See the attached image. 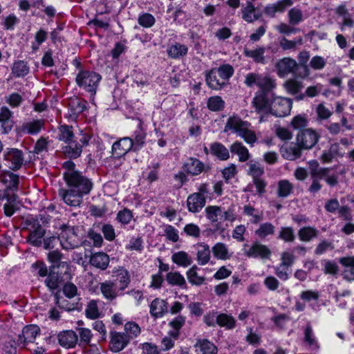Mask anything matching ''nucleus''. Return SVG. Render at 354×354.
<instances>
[{
	"instance_id": "f257e3e1",
	"label": "nucleus",
	"mask_w": 354,
	"mask_h": 354,
	"mask_svg": "<svg viewBox=\"0 0 354 354\" xmlns=\"http://www.w3.org/2000/svg\"><path fill=\"white\" fill-rule=\"evenodd\" d=\"M252 105L258 113H270L276 117H285L290 113L292 100L288 97L272 94L266 98L263 93H259L252 100Z\"/></svg>"
},
{
	"instance_id": "f03ea898",
	"label": "nucleus",
	"mask_w": 354,
	"mask_h": 354,
	"mask_svg": "<svg viewBox=\"0 0 354 354\" xmlns=\"http://www.w3.org/2000/svg\"><path fill=\"white\" fill-rule=\"evenodd\" d=\"M207 218L218 230H224L223 223L224 221L234 222L236 219L235 206L230 205L228 207L224 205H209L205 209Z\"/></svg>"
},
{
	"instance_id": "7ed1b4c3",
	"label": "nucleus",
	"mask_w": 354,
	"mask_h": 354,
	"mask_svg": "<svg viewBox=\"0 0 354 354\" xmlns=\"http://www.w3.org/2000/svg\"><path fill=\"white\" fill-rule=\"evenodd\" d=\"M250 124L243 121L236 115L230 116L225 126V132L236 133L241 137L245 142L252 145L257 141L255 133L250 128Z\"/></svg>"
},
{
	"instance_id": "20e7f679",
	"label": "nucleus",
	"mask_w": 354,
	"mask_h": 354,
	"mask_svg": "<svg viewBox=\"0 0 354 354\" xmlns=\"http://www.w3.org/2000/svg\"><path fill=\"white\" fill-rule=\"evenodd\" d=\"M68 185L69 189H61L59 191V196L66 204L71 207L79 206L82 201L83 196L89 193L92 188L91 183H88V187L86 189L82 187V183Z\"/></svg>"
},
{
	"instance_id": "39448f33",
	"label": "nucleus",
	"mask_w": 354,
	"mask_h": 354,
	"mask_svg": "<svg viewBox=\"0 0 354 354\" xmlns=\"http://www.w3.org/2000/svg\"><path fill=\"white\" fill-rule=\"evenodd\" d=\"M59 242L64 250H68L79 247L82 240L77 233V228L64 226L59 234Z\"/></svg>"
},
{
	"instance_id": "423d86ee",
	"label": "nucleus",
	"mask_w": 354,
	"mask_h": 354,
	"mask_svg": "<svg viewBox=\"0 0 354 354\" xmlns=\"http://www.w3.org/2000/svg\"><path fill=\"white\" fill-rule=\"evenodd\" d=\"M101 80V76L93 71H81L76 76L77 85L87 91L95 93L97 84Z\"/></svg>"
},
{
	"instance_id": "0eeeda50",
	"label": "nucleus",
	"mask_w": 354,
	"mask_h": 354,
	"mask_svg": "<svg viewBox=\"0 0 354 354\" xmlns=\"http://www.w3.org/2000/svg\"><path fill=\"white\" fill-rule=\"evenodd\" d=\"M65 169L64 178L67 185H74L75 183H82L84 189L88 187V183H91L88 178H85L80 172L75 170V165L71 160L66 161L63 164Z\"/></svg>"
},
{
	"instance_id": "6e6552de",
	"label": "nucleus",
	"mask_w": 354,
	"mask_h": 354,
	"mask_svg": "<svg viewBox=\"0 0 354 354\" xmlns=\"http://www.w3.org/2000/svg\"><path fill=\"white\" fill-rule=\"evenodd\" d=\"M3 156L5 165L12 170H18L24 163L23 152L17 148H6Z\"/></svg>"
},
{
	"instance_id": "1a4fd4ad",
	"label": "nucleus",
	"mask_w": 354,
	"mask_h": 354,
	"mask_svg": "<svg viewBox=\"0 0 354 354\" xmlns=\"http://www.w3.org/2000/svg\"><path fill=\"white\" fill-rule=\"evenodd\" d=\"M243 254L249 258L268 259L271 251L266 245L255 242L251 245H245L243 248Z\"/></svg>"
},
{
	"instance_id": "9d476101",
	"label": "nucleus",
	"mask_w": 354,
	"mask_h": 354,
	"mask_svg": "<svg viewBox=\"0 0 354 354\" xmlns=\"http://www.w3.org/2000/svg\"><path fill=\"white\" fill-rule=\"evenodd\" d=\"M296 140L300 147L309 149L316 145L319 140V135L315 131L307 129L299 132Z\"/></svg>"
},
{
	"instance_id": "9b49d317",
	"label": "nucleus",
	"mask_w": 354,
	"mask_h": 354,
	"mask_svg": "<svg viewBox=\"0 0 354 354\" xmlns=\"http://www.w3.org/2000/svg\"><path fill=\"white\" fill-rule=\"evenodd\" d=\"M298 66L297 62L291 57H284L276 64V70L280 78H284L289 74L295 73Z\"/></svg>"
},
{
	"instance_id": "f8f14e48",
	"label": "nucleus",
	"mask_w": 354,
	"mask_h": 354,
	"mask_svg": "<svg viewBox=\"0 0 354 354\" xmlns=\"http://www.w3.org/2000/svg\"><path fill=\"white\" fill-rule=\"evenodd\" d=\"M133 147V140L129 137L120 138L115 142L111 147L112 156L119 158L126 155Z\"/></svg>"
},
{
	"instance_id": "ddd939ff",
	"label": "nucleus",
	"mask_w": 354,
	"mask_h": 354,
	"mask_svg": "<svg viewBox=\"0 0 354 354\" xmlns=\"http://www.w3.org/2000/svg\"><path fill=\"white\" fill-rule=\"evenodd\" d=\"M39 328L36 325H29L24 328L22 334L19 335L17 344L21 348H25L28 343L34 342L39 333Z\"/></svg>"
},
{
	"instance_id": "4468645a",
	"label": "nucleus",
	"mask_w": 354,
	"mask_h": 354,
	"mask_svg": "<svg viewBox=\"0 0 354 354\" xmlns=\"http://www.w3.org/2000/svg\"><path fill=\"white\" fill-rule=\"evenodd\" d=\"M129 337L124 333L112 332L111 333L110 348L113 352L118 353L123 350L129 343Z\"/></svg>"
},
{
	"instance_id": "2eb2a0df",
	"label": "nucleus",
	"mask_w": 354,
	"mask_h": 354,
	"mask_svg": "<svg viewBox=\"0 0 354 354\" xmlns=\"http://www.w3.org/2000/svg\"><path fill=\"white\" fill-rule=\"evenodd\" d=\"M183 169L192 176H198L205 170V165L197 158H189L185 162Z\"/></svg>"
},
{
	"instance_id": "dca6fc26",
	"label": "nucleus",
	"mask_w": 354,
	"mask_h": 354,
	"mask_svg": "<svg viewBox=\"0 0 354 354\" xmlns=\"http://www.w3.org/2000/svg\"><path fill=\"white\" fill-rule=\"evenodd\" d=\"M205 205L204 196L199 193H194L188 196L187 205L189 212L196 213L200 212Z\"/></svg>"
},
{
	"instance_id": "f3484780",
	"label": "nucleus",
	"mask_w": 354,
	"mask_h": 354,
	"mask_svg": "<svg viewBox=\"0 0 354 354\" xmlns=\"http://www.w3.org/2000/svg\"><path fill=\"white\" fill-rule=\"evenodd\" d=\"M277 86L276 80L268 75H261L260 82L259 85V91L255 93L254 97H256L259 93L264 94L266 98H268V93L274 89Z\"/></svg>"
},
{
	"instance_id": "a211bd4d",
	"label": "nucleus",
	"mask_w": 354,
	"mask_h": 354,
	"mask_svg": "<svg viewBox=\"0 0 354 354\" xmlns=\"http://www.w3.org/2000/svg\"><path fill=\"white\" fill-rule=\"evenodd\" d=\"M59 344L64 348L75 347L78 341L77 335L73 330H65L58 335Z\"/></svg>"
},
{
	"instance_id": "6ab92c4d",
	"label": "nucleus",
	"mask_w": 354,
	"mask_h": 354,
	"mask_svg": "<svg viewBox=\"0 0 354 354\" xmlns=\"http://www.w3.org/2000/svg\"><path fill=\"white\" fill-rule=\"evenodd\" d=\"M112 274L118 281L119 290L122 292L128 287L131 281L129 271L123 267L115 268L112 271Z\"/></svg>"
},
{
	"instance_id": "aec40b11",
	"label": "nucleus",
	"mask_w": 354,
	"mask_h": 354,
	"mask_svg": "<svg viewBox=\"0 0 354 354\" xmlns=\"http://www.w3.org/2000/svg\"><path fill=\"white\" fill-rule=\"evenodd\" d=\"M167 311V303L164 299L156 298L150 304V313L155 318L162 317Z\"/></svg>"
},
{
	"instance_id": "412c9836",
	"label": "nucleus",
	"mask_w": 354,
	"mask_h": 354,
	"mask_svg": "<svg viewBox=\"0 0 354 354\" xmlns=\"http://www.w3.org/2000/svg\"><path fill=\"white\" fill-rule=\"evenodd\" d=\"M100 291L104 297L108 300H113L122 294L119 288H115V283L111 281H106L100 286Z\"/></svg>"
},
{
	"instance_id": "4be33fe9",
	"label": "nucleus",
	"mask_w": 354,
	"mask_h": 354,
	"mask_svg": "<svg viewBox=\"0 0 354 354\" xmlns=\"http://www.w3.org/2000/svg\"><path fill=\"white\" fill-rule=\"evenodd\" d=\"M0 182L2 183L7 189L15 191L18 189L19 176L8 171H3L0 176Z\"/></svg>"
},
{
	"instance_id": "5701e85b",
	"label": "nucleus",
	"mask_w": 354,
	"mask_h": 354,
	"mask_svg": "<svg viewBox=\"0 0 354 354\" xmlns=\"http://www.w3.org/2000/svg\"><path fill=\"white\" fill-rule=\"evenodd\" d=\"M66 146L62 147L63 153L71 158H77L80 156L82 151V146L78 144L74 138L65 142Z\"/></svg>"
},
{
	"instance_id": "b1692460",
	"label": "nucleus",
	"mask_w": 354,
	"mask_h": 354,
	"mask_svg": "<svg viewBox=\"0 0 354 354\" xmlns=\"http://www.w3.org/2000/svg\"><path fill=\"white\" fill-rule=\"evenodd\" d=\"M196 354H216V347L210 341L198 339L195 344Z\"/></svg>"
},
{
	"instance_id": "393cba45",
	"label": "nucleus",
	"mask_w": 354,
	"mask_h": 354,
	"mask_svg": "<svg viewBox=\"0 0 354 354\" xmlns=\"http://www.w3.org/2000/svg\"><path fill=\"white\" fill-rule=\"evenodd\" d=\"M241 14L243 20L248 23H252L260 17V15L250 2H247L245 5L242 6Z\"/></svg>"
},
{
	"instance_id": "a878e982",
	"label": "nucleus",
	"mask_w": 354,
	"mask_h": 354,
	"mask_svg": "<svg viewBox=\"0 0 354 354\" xmlns=\"http://www.w3.org/2000/svg\"><path fill=\"white\" fill-rule=\"evenodd\" d=\"M44 125V120H32L24 122L21 126V131L28 134L35 135L40 132Z\"/></svg>"
},
{
	"instance_id": "bb28decb",
	"label": "nucleus",
	"mask_w": 354,
	"mask_h": 354,
	"mask_svg": "<svg viewBox=\"0 0 354 354\" xmlns=\"http://www.w3.org/2000/svg\"><path fill=\"white\" fill-rule=\"evenodd\" d=\"M91 266L100 270H105L109 263V257L104 252H96L91 257Z\"/></svg>"
},
{
	"instance_id": "cd10ccee",
	"label": "nucleus",
	"mask_w": 354,
	"mask_h": 354,
	"mask_svg": "<svg viewBox=\"0 0 354 354\" xmlns=\"http://www.w3.org/2000/svg\"><path fill=\"white\" fill-rule=\"evenodd\" d=\"M303 87V82L296 77L289 78L283 84V88L290 95L299 93Z\"/></svg>"
},
{
	"instance_id": "c85d7f7f",
	"label": "nucleus",
	"mask_w": 354,
	"mask_h": 354,
	"mask_svg": "<svg viewBox=\"0 0 354 354\" xmlns=\"http://www.w3.org/2000/svg\"><path fill=\"white\" fill-rule=\"evenodd\" d=\"M212 73L218 74V77H221V82H223L225 85L229 79L233 75L234 68L230 64H223L218 68H212Z\"/></svg>"
},
{
	"instance_id": "c756f323",
	"label": "nucleus",
	"mask_w": 354,
	"mask_h": 354,
	"mask_svg": "<svg viewBox=\"0 0 354 354\" xmlns=\"http://www.w3.org/2000/svg\"><path fill=\"white\" fill-rule=\"evenodd\" d=\"M339 262L344 266L343 276L347 280H354V257H344Z\"/></svg>"
},
{
	"instance_id": "7c9ffc66",
	"label": "nucleus",
	"mask_w": 354,
	"mask_h": 354,
	"mask_svg": "<svg viewBox=\"0 0 354 354\" xmlns=\"http://www.w3.org/2000/svg\"><path fill=\"white\" fill-rule=\"evenodd\" d=\"M293 185L287 179L278 181L277 186V194L279 198H287L293 192Z\"/></svg>"
},
{
	"instance_id": "2f4dec72",
	"label": "nucleus",
	"mask_w": 354,
	"mask_h": 354,
	"mask_svg": "<svg viewBox=\"0 0 354 354\" xmlns=\"http://www.w3.org/2000/svg\"><path fill=\"white\" fill-rule=\"evenodd\" d=\"M209 149L210 153L221 160H226L230 157L228 149L220 142L212 143Z\"/></svg>"
},
{
	"instance_id": "473e14b6",
	"label": "nucleus",
	"mask_w": 354,
	"mask_h": 354,
	"mask_svg": "<svg viewBox=\"0 0 354 354\" xmlns=\"http://www.w3.org/2000/svg\"><path fill=\"white\" fill-rule=\"evenodd\" d=\"M45 234V230L40 225H34V230L30 232L28 236L29 243L34 246H40Z\"/></svg>"
},
{
	"instance_id": "72a5a7b5",
	"label": "nucleus",
	"mask_w": 354,
	"mask_h": 354,
	"mask_svg": "<svg viewBox=\"0 0 354 354\" xmlns=\"http://www.w3.org/2000/svg\"><path fill=\"white\" fill-rule=\"evenodd\" d=\"M266 48L264 47H259L255 49H244V55L249 58H252L255 62L265 64L266 59L264 53Z\"/></svg>"
},
{
	"instance_id": "f704fd0d",
	"label": "nucleus",
	"mask_w": 354,
	"mask_h": 354,
	"mask_svg": "<svg viewBox=\"0 0 354 354\" xmlns=\"http://www.w3.org/2000/svg\"><path fill=\"white\" fill-rule=\"evenodd\" d=\"M301 147L299 145H290L283 147L281 149L282 156L289 160H294L299 158L301 155Z\"/></svg>"
},
{
	"instance_id": "c9c22d12",
	"label": "nucleus",
	"mask_w": 354,
	"mask_h": 354,
	"mask_svg": "<svg viewBox=\"0 0 354 354\" xmlns=\"http://www.w3.org/2000/svg\"><path fill=\"white\" fill-rule=\"evenodd\" d=\"M230 151L239 156L240 162H245L250 158L248 149L240 142H234L230 147Z\"/></svg>"
},
{
	"instance_id": "e433bc0d",
	"label": "nucleus",
	"mask_w": 354,
	"mask_h": 354,
	"mask_svg": "<svg viewBox=\"0 0 354 354\" xmlns=\"http://www.w3.org/2000/svg\"><path fill=\"white\" fill-rule=\"evenodd\" d=\"M197 249V261L201 266H204L208 263L210 259V250L207 245L199 243L196 246Z\"/></svg>"
},
{
	"instance_id": "4c0bfd02",
	"label": "nucleus",
	"mask_w": 354,
	"mask_h": 354,
	"mask_svg": "<svg viewBox=\"0 0 354 354\" xmlns=\"http://www.w3.org/2000/svg\"><path fill=\"white\" fill-rule=\"evenodd\" d=\"M188 48L186 45L176 43L167 49L168 55L174 59H178L187 55Z\"/></svg>"
},
{
	"instance_id": "58836bf2",
	"label": "nucleus",
	"mask_w": 354,
	"mask_h": 354,
	"mask_svg": "<svg viewBox=\"0 0 354 354\" xmlns=\"http://www.w3.org/2000/svg\"><path fill=\"white\" fill-rule=\"evenodd\" d=\"M275 227L269 222L261 223L259 228L254 232L255 235L259 239H264L269 236L274 234Z\"/></svg>"
},
{
	"instance_id": "ea45409f",
	"label": "nucleus",
	"mask_w": 354,
	"mask_h": 354,
	"mask_svg": "<svg viewBox=\"0 0 354 354\" xmlns=\"http://www.w3.org/2000/svg\"><path fill=\"white\" fill-rule=\"evenodd\" d=\"M172 261L179 266L186 268L192 264L191 257L184 251L175 252L171 256Z\"/></svg>"
},
{
	"instance_id": "a19ab883",
	"label": "nucleus",
	"mask_w": 354,
	"mask_h": 354,
	"mask_svg": "<svg viewBox=\"0 0 354 354\" xmlns=\"http://www.w3.org/2000/svg\"><path fill=\"white\" fill-rule=\"evenodd\" d=\"M178 339V333L176 330H169L167 335L165 336L161 341V349L162 351H169L171 349L175 342Z\"/></svg>"
},
{
	"instance_id": "79ce46f5",
	"label": "nucleus",
	"mask_w": 354,
	"mask_h": 354,
	"mask_svg": "<svg viewBox=\"0 0 354 354\" xmlns=\"http://www.w3.org/2000/svg\"><path fill=\"white\" fill-rule=\"evenodd\" d=\"M212 252L214 256L218 259L226 260L231 257L227 247L223 243H216L212 248Z\"/></svg>"
},
{
	"instance_id": "37998d69",
	"label": "nucleus",
	"mask_w": 354,
	"mask_h": 354,
	"mask_svg": "<svg viewBox=\"0 0 354 354\" xmlns=\"http://www.w3.org/2000/svg\"><path fill=\"white\" fill-rule=\"evenodd\" d=\"M205 81L208 86L214 90H220L225 85L223 82H221V77L218 74L212 73V70L207 73Z\"/></svg>"
},
{
	"instance_id": "c03bdc74",
	"label": "nucleus",
	"mask_w": 354,
	"mask_h": 354,
	"mask_svg": "<svg viewBox=\"0 0 354 354\" xmlns=\"http://www.w3.org/2000/svg\"><path fill=\"white\" fill-rule=\"evenodd\" d=\"M12 114L11 111L6 106H3L0 109V122L6 132L12 128V122L10 121Z\"/></svg>"
},
{
	"instance_id": "a18cd8bd",
	"label": "nucleus",
	"mask_w": 354,
	"mask_h": 354,
	"mask_svg": "<svg viewBox=\"0 0 354 354\" xmlns=\"http://www.w3.org/2000/svg\"><path fill=\"white\" fill-rule=\"evenodd\" d=\"M216 324L227 329H232L235 327L236 320L230 315L221 313L216 317Z\"/></svg>"
},
{
	"instance_id": "49530a36",
	"label": "nucleus",
	"mask_w": 354,
	"mask_h": 354,
	"mask_svg": "<svg viewBox=\"0 0 354 354\" xmlns=\"http://www.w3.org/2000/svg\"><path fill=\"white\" fill-rule=\"evenodd\" d=\"M133 147L132 150L136 151L140 150L145 145L146 133L142 129H138L133 133Z\"/></svg>"
},
{
	"instance_id": "de8ad7c7",
	"label": "nucleus",
	"mask_w": 354,
	"mask_h": 354,
	"mask_svg": "<svg viewBox=\"0 0 354 354\" xmlns=\"http://www.w3.org/2000/svg\"><path fill=\"white\" fill-rule=\"evenodd\" d=\"M280 47L283 50H293L296 48L297 44L301 45L303 43L302 37H299L294 40H289L283 37L279 39Z\"/></svg>"
},
{
	"instance_id": "09e8293b",
	"label": "nucleus",
	"mask_w": 354,
	"mask_h": 354,
	"mask_svg": "<svg viewBox=\"0 0 354 354\" xmlns=\"http://www.w3.org/2000/svg\"><path fill=\"white\" fill-rule=\"evenodd\" d=\"M12 73L16 77H24L29 73V67L26 62L19 60L14 63Z\"/></svg>"
},
{
	"instance_id": "8fccbe9b",
	"label": "nucleus",
	"mask_w": 354,
	"mask_h": 354,
	"mask_svg": "<svg viewBox=\"0 0 354 354\" xmlns=\"http://www.w3.org/2000/svg\"><path fill=\"white\" fill-rule=\"evenodd\" d=\"M47 37V31L44 30V29H39L35 34L34 41L31 43V48L32 51H37L40 46L46 40Z\"/></svg>"
},
{
	"instance_id": "3c124183",
	"label": "nucleus",
	"mask_w": 354,
	"mask_h": 354,
	"mask_svg": "<svg viewBox=\"0 0 354 354\" xmlns=\"http://www.w3.org/2000/svg\"><path fill=\"white\" fill-rule=\"evenodd\" d=\"M166 280L172 286H183L186 281L185 277L178 272H170L167 274Z\"/></svg>"
},
{
	"instance_id": "603ef678",
	"label": "nucleus",
	"mask_w": 354,
	"mask_h": 354,
	"mask_svg": "<svg viewBox=\"0 0 354 354\" xmlns=\"http://www.w3.org/2000/svg\"><path fill=\"white\" fill-rule=\"evenodd\" d=\"M317 230L313 227H304L299 230L298 235L301 241H310L317 235Z\"/></svg>"
},
{
	"instance_id": "864d4df0",
	"label": "nucleus",
	"mask_w": 354,
	"mask_h": 354,
	"mask_svg": "<svg viewBox=\"0 0 354 354\" xmlns=\"http://www.w3.org/2000/svg\"><path fill=\"white\" fill-rule=\"evenodd\" d=\"M58 138L64 142H68L74 138L73 127L68 125H61L59 128Z\"/></svg>"
},
{
	"instance_id": "5fc2aeb1",
	"label": "nucleus",
	"mask_w": 354,
	"mask_h": 354,
	"mask_svg": "<svg viewBox=\"0 0 354 354\" xmlns=\"http://www.w3.org/2000/svg\"><path fill=\"white\" fill-rule=\"evenodd\" d=\"M197 267L192 266L187 272V277L190 283L192 285L200 286L203 283L205 278L199 276L196 272Z\"/></svg>"
},
{
	"instance_id": "6e6d98bb",
	"label": "nucleus",
	"mask_w": 354,
	"mask_h": 354,
	"mask_svg": "<svg viewBox=\"0 0 354 354\" xmlns=\"http://www.w3.org/2000/svg\"><path fill=\"white\" fill-rule=\"evenodd\" d=\"M72 106L73 108L71 109V113H69V117L72 120H75L78 115L86 109V102L81 100H76L73 102Z\"/></svg>"
},
{
	"instance_id": "4d7b16f0",
	"label": "nucleus",
	"mask_w": 354,
	"mask_h": 354,
	"mask_svg": "<svg viewBox=\"0 0 354 354\" xmlns=\"http://www.w3.org/2000/svg\"><path fill=\"white\" fill-rule=\"evenodd\" d=\"M155 22V17L150 13L143 12L139 15L138 17V23L143 28H151L154 25Z\"/></svg>"
},
{
	"instance_id": "13d9d810",
	"label": "nucleus",
	"mask_w": 354,
	"mask_h": 354,
	"mask_svg": "<svg viewBox=\"0 0 354 354\" xmlns=\"http://www.w3.org/2000/svg\"><path fill=\"white\" fill-rule=\"evenodd\" d=\"M289 23L292 26H295L303 21V13L301 10L297 8H291L288 13Z\"/></svg>"
},
{
	"instance_id": "bf43d9fd",
	"label": "nucleus",
	"mask_w": 354,
	"mask_h": 354,
	"mask_svg": "<svg viewBox=\"0 0 354 354\" xmlns=\"http://www.w3.org/2000/svg\"><path fill=\"white\" fill-rule=\"evenodd\" d=\"M246 331L245 341L249 344L256 346L261 344V336L260 334L254 331L251 327L247 328Z\"/></svg>"
},
{
	"instance_id": "052dcab7",
	"label": "nucleus",
	"mask_w": 354,
	"mask_h": 354,
	"mask_svg": "<svg viewBox=\"0 0 354 354\" xmlns=\"http://www.w3.org/2000/svg\"><path fill=\"white\" fill-rule=\"evenodd\" d=\"M225 102L219 96L210 97L207 101V107L212 111H219L224 108Z\"/></svg>"
},
{
	"instance_id": "680f3d73",
	"label": "nucleus",
	"mask_w": 354,
	"mask_h": 354,
	"mask_svg": "<svg viewBox=\"0 0 354 354\" xmlns=\"http://www.w3.org/2000/svg\"><path fill=\"white\" fill-rule=\"evenodd\" d=\"M248 165L249 167L248 174L252 177L253 180L261 178L263 174L264 169L259 163L250 161Z\"/></svg>"
},
{
	"instance_id": "e2e57ef3",
	"label": "nucleus",
	"mask_w": 354,
	"mask_h": 354,
	"mask_svg": "<svg viewBox=\"0 0 354 354\" xmlns=\"http://www.w3.org/2000/svg\"><path fill=\"white\" fill-rule=\"evenodd\" d=\"M85 313L86 317L91 319H95L100 317V310L95 301L92 300L88 304L85 310Z\"/></svg>"
},
{
	"instance_id": "0e129e2a",
	"label": "nucleus",
	"mask_w": 354,
	"mask_h": 354,
	"mask_svg": "<svg viewBox=\"0 0 354 354\" xmlns=\"http://www.w3.org/2000/svg\"><path fill=\"white\" fill-rule=\"evenodd\" d=\"M124 333L129 336L130 339L131 338L138 337L141 330L138 324L133 322H129L124 325Z\"/></svg>"
},
{
	"instance_id": "69168bd1",
	"label": "nucleus",
	"mask_w": 354,
	"mask_h": 354,
	"mask_svg": "<svg viewBox=\"0 0 354 354\" xmlns=\"http://www.w3.org/2000/svg\"><path fill=\"white\" fill-rule=\"evenodd\" d=\"M278 238L286 242L294 241L295 236L293 229L290 227H281L279 232Z\"/></svg>"
},
{
	"instance_id": "338daca9",
	"label": "nucleus",
	"mask_w": 354,
	"mask_h": 354,
	"mask_svg": "<svg viewBox=\"0 0 354 354\" xmlns=\"http://www.w3.org/2000/svg\"><path fill=\"white\" fill-rule=\"evenodd\" d=\"M275 29L281 34L285 35H290L292 34H295L299 31V28L293 27L290 23L289 24L286 23H280L277 26H275Z\"/></svg>"
},
{
	"instance_id": "774afa93",
	"label": "nucleus",
	"mask_w": 354,
	"mask_h": 354,
	"mask_svg": "<svg viewBox=\"0 0 354 354\" xmlns=\"http://www.w3.org/2000/svg\"><path fill=\"white\" fill-rule=\"evenodd\" d=\"M261 73H249L245 75L244 83L248 87L257 86L259 87Z\"/></svg>"
}]
</instances>
